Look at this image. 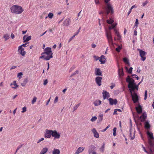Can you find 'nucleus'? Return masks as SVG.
<instances>
[{"instance_id":"nucleus-22","label":"nucleus","mask_w":154,"mask_h":154,"mask_svg":"<svg viewBox=\"0 0 154 154\" xmlns=\"http://www.w3.org/2000/svg\"><path fill=\"white\" fill-rule=\"evenodd\" d=\"M31 39V36H27L26 35H25L23 37V39L24 42H27L30 40Z\"/></svg>"},{"instance_id":"nucleus-8","label":"nucleus","mask_w":154,"mask_h":154,"mask_svg":"<svg viewBox=\"0 0 154 154\" xmlns=\"http://www.w3.org/2000/svg\"><path fill=\"white\" fill-rule=\"evenodd\" d=\"M114 20L112 18H110L109 19H108L107 20V22L108 23L112 24L109 27V29H111L114 28L117 25V23L112 24Z\"/></svg>"},{"instance_id":"nucleus-46","label":"nucleus","mask_w":154,"mask_h":154,"mask_svg":"<svg viewBox=\"0 0 154 154\" xmlns=\"http://www.w3.org/2000/svg\"><path fill=\"white\" fill-rule=\"evenodd\" d=\"M37 97H34L32 101V104H34L36 101L37 100Z\"/></svg>"},{"instance_id":"nucleus-24","label":"nucleus","mask_w":154,"mask_h":154,"mask_svg":"<svg viewBox=\"0 0 154 154\" xmlns=\"http://www.w3.org/2000/svg\"><path fill=\"white\" fill-rule=\"evenodd\" d=\"M10 85L11 86L12 88L14 89H15L18 87V85L17 84L16 81H14L13 83H11Z\"/></svg>"},{"instance_id":"nucleus-31","label":"nucleus","mask_w":154,"mask_h":154,"mask_svg":"<svg viewBox=\"0 0 154 154\" xmlns=\"http://www.w3.org/2000/svg\"><path fill=\"white\" fill-rule=\"evenodd\" d=\"M103 114L102 113H100L99 114L98 119L99 122L102 121L103 119Z\"/></svg>"},{"instance_id":"nucleus-1","label":"nucleus","mask_w":154,"mask_h":154,"mask_svg":"<svg viewBox=\"0 0 154 154\" xmlns=\"http://www.w3.org/2000/svg\"><path fill=\"white\" fill-rule=\"evenodd\" d=\"M126 81L128 83V88H129V90L131 91V90L137 91L138 86L141 82H140L138 85H136L134 82V80L132 78H130L129 76L126 78Z\"/></svg>"},{"instance_id":"nucleus-11","label":"nucleus","mask_w":154,"mask_h":154,"mask_svg":"<svg viewBox=\"0 0 154 154\" xmlns=\"http://www.w3.org/2000/svg\"><path fill=\"white\" fill-rule=\"evenodd\" d=\"M52 130L46 129L45 134V138H51L52 136Z\"/></svg>"},{"instance_id":"nucleus-19","label":"nucleus","mask_w":154,"mask_h":154,"mask_svg":"<svg viewBox=\"0 0 154 154\" xmlns=\"http://www.w3.org/2000/svg\"><path fill=\"white\" fill-rule=\"evenodd\" d=\"M71 22V20L69 18H68L65 20L63 22L64 25L68 26L70 23Z\"/></svg>"},{"instance_id":"nucleus-64","label":"nucleus","mask_w":154,"mask_h":154,"mask_svg":"<svg viewBox=\"0 0 154 154\" xmlns=\"http://www.w3.org/2000/svg\"><path fill=\"white\" fill-rule=\"evenodd\" d=\"M115 86V85L114 84H112V85L110 86V87L111 89H112V88Z\"/></svg>"},{"instance_id":"nucleus-39","label":"nucleus","mask_w":154,"mask_h":154,"mask_svg":"<svg viewBox=\"0 0 154 154\" xmlns=\"http://www.w3.org/2000/svg\"><path fill=\"white\" fill-rule=\"evenodd\" d=\"M105 145V143H103L101 147L100 148V150L102 152H103L104 151Z\"/></svg>"},{"instance_id":"nucleus-38","label":"nucleus","mask_w":154,"mask_h":154,"mask_svg":"<svg viewBox=\"0 0 154 154\" xmlns=\"http://www.w3.org/2000/svg\"><path fill=\"white\" fill-rule=\"evenodd\" d=\"M122 48V46L121 45H119L118 47L116 48V50L118 52H119Z\"/></svg>"},{"instance_id":"nucleus-50","label":"nucleus","mask_w":154,"mask_h":154,"mask_svg":"<svg viewBox=\"0 0 154 154\" xmlns=\"http://www.w3.org/2000/svg\"><path fill=\"white\" fill-rule=\"evenodd\" d=\"M142 147L143 149V150L145 152L147 153L148 154H149V152L146 150L145 148L143 146V145H142Z\"/></svg>"},{"instance_id":"nucleus-45","label":"nucleus","mask_w":154,"mask_h":154,"mask_svg":"<svg viewBox=\"0 0 154 154\" xmlns=\"http://www.w3.org/2000/svg\"><path fill=\"white\" fill-rule=\"evenodd\" d=\"M116 127H115L113 129V135L114 136H116Z\"/></svg>"},{"instance_id":"nucleus-51","label":"nucleus","mask_w":154,"mask_h":154,"mask_svg":"<svg viewBox=\"0 0 154 154\" xmlns=\"http://www.w3.org/2000/svg\"><path fill=\"white\" fill-rule=\"evenodd\" d=\"M46 57V55H45V54H43L40 57V58H43V59L44 60H45V58Z\"/></svg>"},{"instance_id":"nucleus-53","label":"nucleus","mask_w":154,"mask_h":154,"mask_svg":"<svg viewBox=\"0 0 154 154\" xmlns=\"http://www.w3.org/2000/svg\"><path fill=\"white\" fill-rule=\"evenodd\" d=\"M22 109H23V110H22V112L23 113L25 112L26 110V108L25 107H23L22 108Z\"/></svg>"},{"instance_id":"nucleus-59","label":"nucleus","mask_w":154,"mask_h":154,"mask_svg":"<svg viewBox=\"0 0 154 154\" xmlns=\"http://www.w3.org/2000/svg\"><path fill=\"white\" fill-rule=\"evenodd\" d=\"M21 146H22V145H21L17 147V150H16V153L17 152V151L21 147Z\"/></svg>"},{"instance_id":"nucleus-17","label":"nucleus","mask_w":154,"mask_h":154,"mask_svg":"<svg viewBox=\"0 0 154 154\" xmlns=\"http://www.w3.org/2000/svg\"><path fill=\"white\" fill-rule=\"evenodd\" d=\"M92 131L94 134V136L96 138H98L99 137V135L97 131L95 128H93Z\"/></svg>"},{"instance_id":"nucleus-14","label":"nucleus","mask_w":154,"mask_h":154,"mask_svg":"<svg viewBox=\"0 0 154 154\" xmlns=\"http://www.w3.org/2000/svg\"><path fill=\"white\" fill-rule=\"evenodd\" d=\"M102 71L100 69L97 68L95 69V74L96 75L102 76Z\"/></svg>"},{"instance_id":"nucleus-37","label":"nucleus","mask_w":154,"mask_h":154,"mask_svg":"<svg viewBox=\"0 0 154 154\" xmlns=\"http://www.w3.org/2000/svg\"><path fill=\"white\" fill-rule=\"evenodd\" d=\"M125 69H126L128 71V73H131L133 69V68L132 67H131L129 70H128V68L127 67H125Z\"/></svg>"},{"instance_id":"nucleus-13","label":"nucleus","mask_w":154,"mask_h":154,"mask_svg":"<svg viewBox=\"0 0 154 154\" xmlns=\"http://www.w3.org/2000/svg\"><path fill=\"white\" fill-rule=\"evenodd\" d=\"M102 77L100 76L96 77L95 79V82L99 86H100L101 85V80Z\"/></svg>"},{"instance_id":"nucleus-36","label":"nucleus","mask_w":154,"mask_h":154,"mask_svg":"<svg viewBox=\"0 0 154 154\" xmlns=\"http://www.w3.org/2000/svg\"><path fill=\"white\" fill-rule=\"evenodd\" d=\"M137 8V6H136V5H133L131 7V8H130V9L129 11L128 12V16L129 15L131 12L132 9H133V8Z\"/></svg>"},{"instance_id":"nucleus-52","label":"nucleus","mask_w":154,"mask_h":154,"mask_svg":"<svg viewBox=\"0 0 154 154\" xmlns=\"http://www.w3.org/2000/svg\"><path fill=\"white\" fill-rule=\"evenodd\" d=\"M58 100V97L57 96L56 97L55 99L54 100V103H56L57 102Z\"/></svg>"},{"instance_id":"nucleus-5","label":"nucleus","mask_w":154,"mask_h":154,"mask_svg":"<svg viewBox=\"0 0 154 154\" xmlns=\"http://www.w3.org/2000/svg\"><path fill=\"white\" fill-rule=\"evenodd\" d=\"M135 90H130L131 94V97L134 103H138L139 97L137 94L134 92Z\"/></svg>"},{"instance_id":"nucleus-20","label":"nucleus","mask_w":154,"mask_h":154,"mask_svg":"<svg viewBox=\"0 0 154 154\" xmlns=\"http://www.w3.org/2000/svg\"><path fill=\"white\" fill-rule=\"evenodd\" d=\"M99 60L101 64L105 63V59L104 56L103 55H101L100 57H99Z\"/></svg>"},{"instance_id":"nucleus-41","label":"nucleus","mask_w":154,"mask_h":154,"mask_svg":"<svg viewBox=\"0 0 154 154\" xmlns=\"http://www.w3.org/2000/svg\"><path fill=\"white\" fill-rule=\"evenodd\" d=\"M54 16L53 14L52 13H49L48 14V17L50 19H52Z\"/></svg>"},{"instance_id":"nucleus-7","label":"nucleus","mask_w":154,"mask_h":154,"mask_svg":"<svg viewBox=\"0 0 154 154\" xmlns=\"http://www.w3.org/2000/svg\"><path fill=\"white\" fill-rule=\"evenodd\" d=\"M95 146L91 145L89 147L88 152L89 154H97L95 150L96 149Z\"/></svg>"},{"instance_id":"nucleus-40","label":"nucleus","mask_w":154,"mask_h":154,"mask_svg":"<svg viewBox=\"0 0 154 154\" xmlns=\"http://www.w3.org/2000/svg\"><path fill=\"white\" fill-rule=\"evenodd\" d=\"M97 119V118L96 116H93L90 120L92 122H94Z\"/></svg>"},{"instance_id":"nucleus-32","label":"nucleus","mask_w":154,"mask_h":154,"mask_svg":"<svg viewBox=\"0 0 154 154\" xmlns=\"http://www.w3.org/2000/svg\"><path fill=\"white\" fill-rule=\"evenodd\" d=\"M3 38L5 39V41L8 40L9 38V35L8 34H6L4 35Z\"/></svg>"},{"instance_id":"nucleus-49","label":"nucleus","mask_w":154,"mask_h":154,"mask_svg":"<svg viewBox=\"0 0 154 154\" xmlns=\"http://www.w3.org/2000/svg\"><path fill=\"white\" fill-rule=\"evenodd\" d=\"M145 97L144 98V99L145 100H146L147 97V91L146 90L145 92Z\"/></svg>"},{"instance_id":"nucleus-58","label":"nucleus","mask_w":154,"mask_h":154,"mask_svg":"<svg viewBox=\"0 0 154 154\" xmlns=\"http://www.w3.org/2000/svg\"><path fill=\"white\" fill-rule=\"evenodd\" d=\"M95 3L97 5H98L100 3L99 0H94Z\"/></svg>"},{"instance_id":"nucleus-3","label":"nucleus","mask_w":154,"mask_h":154,"mask_svg":"<svg viewBox=\"0 0 154 154\" xmlns=\"http://www.w3.org/2000/svg\"><path fill=\"white\" fill-rule=\"evenodd\" d=\"M11 11L12 13L17 14H21L24 11L22 8L20 6L14 5L11 8Z\"/></svg>"},{"instance_id":"nucleus-21","label":"nucleus","mask_w":154,"mask_h":154,"mask_svg":"<svg viewBox=\"0 0 154 154\" xmlns=\"http://www.w3.org/2000/svg\"><path fill=\"white\" fill-rule=\"evenodd\" d=\"M136 109L138 113H140L142 112V108L139 104H138V106L136 107Z\"/></svg>"},{"instance_id":"nucleus-61","label":"nucleus","mask_w":154,"mask_h":154,"mask_svg":"<svg viewBox=\"0 0 154 154\" xmlns=\"http://www.w3.org/2000/svg\"><path fill=\"white\" fill-rule=\"evenodd\" d=\"M28 43H26L24 44H23L22 45H21L20 46H21L22 48V47H25L27 46V44Z\"/></svg>"},{"instance_id":"nucleus-23","label":"nucleus","mask_w":154,"mask_h":154,"mask_svg":"<svg viewBox=\"0 0 154 154\" xmlns=\"http://www.w3.org/2000/svg\"><path fill=\"white\" fill-rule=\"evenodd\" d=\"M118 74L120 77L124 75V73L122 68H119L118 70Z\"/></svg>"},{"instance_id":"nucleus-18","label":"nucleus","mask_w":154,"mask_h":154,"mask_svg":"<svg viewBox=\"0 0 154 154\" xmlns=\"http://www.w3.org/2000/svg\"><path fill=\"white\" fill-rule=\"evenodd\" d=\"M85 149V147H79L76 150L75 152V154H79L80 153L83 151Z\"/></svg>"},{"instance_id":"nucleus-55","label":"nucleus","mask_w":154,"mask_h":154,"mask_svg":"<svg viewBox=\"0 0 154 154\" xmlns=\"http://www.w3.org/2000/svg\"><path fill=\"white\" fill-rule=\"evenodd\" d=\"M109 126L110 125H109L107 126L106 127L105 129L103 130L102 131L103 132L105 131H106V130L109 128Z\"/></svg>"},{"instance_id":"nucleus-25","label":"nucleus","mask_w":154,"mask_h":154,"mask_svg":"<svg viewBox=\"0 0 154 154\" xmlns=\"http://www.w3.org/2000/svg\"><path fill=\"white\" fill-rule=\"evenodd\" d=\"M114 31L115 32V33L116 34V35H117V37H118V40H120L121 39V36L119 33V32H118V31L116 29H114Z\"/></svg>"},{"instance_id":"nucleus-47","label":"nucleus","mask_w":154,"mask_h":154,"mask_svg":"<svg viewBox=\"0 0 154 154\" xmlns=\"http://www.w3.org/2000/svg\"><path fill=\"white\" fill-rule=\"evenodd\" d=\"M23 75V73L22 72H20L18 73V74H17V76L20 79L21 78H22L21 76Z\"/></svg>"},{"instance_id":"nucleus-4","label":"nucleus","mask_w":154,"mask_h":154,"mask_svg":"<svg viewBox=\"0 0 154 154\" xmlns=\"http://www.w3.org/2000/svg\"><path fill=\"white\" fill-rule=\"evenodd\" d=\"M146 134L148 136V143L151 146L153 145V141L154 140L153 133L151 131H148L146 132Z\"/></svg>"},{"instance_id":"nucleus-57","label":"nucleus","mask_w":154,"mask_h":154,"mask_svg":"<svg viewBox=\"0 0 154 154\" xmlns=\"http://www.w3.org/2000/svg\"><path fill=\"white\" fill-rule=\"evenodd\" d=\"M99 57H98L96 56H94V59L95 60H99Z\"/></svg>"},{"instance_id":"nucleus-33","label":"nucleus","mask_w":154,"mask_h":154,"mask_svg":"<svg viewBox=\"0 0 154 154\" xmlns=\"http://www.w3.org/2000/svg\"><path fill=\"white\" fill-rule=\"evenodd\" d=\"M107 38L109 42L111 44H112L113 40L112 38V36L111 37H107Z\"/></svg>"},{"instance_id":"nucleus-44","label":"nucleus","mask_w":154,"mask_h":154,"mask_svg":"<svg viewBox=\"0 0 154 154\" xmlns=\"http://www.w3.org/2000/svg\"><path fill=\"white\" fill-rule=\"evenodd\" d=\"M138 24H139L138 20L137 19H136V21H135V23L134 26H136V27H137Z\"/></svg>"},{"instance_id":"nucleus-15","label":"nucleus","mask_w":154,"mask_h":154,"mask_svg":"<svg viewBox=\"0 0 154 154\" xmlns=\"http://www.w3.org/2000/svg\"><path fill=\"white\" fill-rule=\"evenodd\" d=\"M108 100L111 105H112L113 104L116 105L117 103V101L116 99L114 100L112 98H109L108 99Z\"/></svg>"},{"instance_id":"nucleus-63","label":"nucleus","mask_w":154,"mask_h":154,"mask_svg":"<svg viewBox=\"0 0 154 154\" xmlns=\"http://www.w3.org/2000/svg\"><path fill=\"white\" fill-rule=\"evenodd\" d=\"M96 45L94 44L93 43L91 45V47H92V48H96Z\"/></svg>"},{"instance_id":"nucleus-6","label":"nucleus","mask_w":154,"mask_h":154,"mask_svg":"<svg viewBox=\"0 0 154 154\" xmlns=\"http://www.w3.org/2000/svg\"><path fill=\"white\" fill-rule=\"evenodd\" d=\"M105 12H106L107 15L109 13L112 14L113 13V8L111 5L109 4H107L106 7L105 8Z\"/></svg>"},{"instance_id":"nucleus-10","label":"nucleus","mask_w":154,"mask_h":154,"mask_svg":"<svg viewBox=\"0 0 154 154\" xmlns=\"http://www.w3.org/2000/svg\"><path fill=\"white\" fill-rule=\"evenodd\" d=\"M52 136L54 137V139H59L60 137V134L56 130H52Z\"/></svg>"},{"instance_id":"nucleus-30","label":"nucleus","mask_w":154,"mask_h":154,"mask_svg":"<svg viewBox=\"0 0 154 154\" xmlns=\"http://www.w3.org/2000/svg\"><path fill=\"white\" fill-rule=\"evenodd\" d=\"M101 101L100 100H96L94 103V105L96 106H97L101 104Z\"/></svg>"},{"instance_id":"nucleus-54","label":"nucleus","mask_w":154,"mask_h":154,"mask_svg":"<svg viewBox=\"0 0 154 154\" xmlns=\"http://www.w3.org/2000/svg\"><path fill=\"white\" fill-rule=\"evenodd\" d=\"M132 76L133 77V78H135L137 79V80H138L139 77L138 76L136 75H132Z\"/></svg>"},{"instance_id":"nucleus-29","label":"nucleus","mask_w":154,"mask_h":154,"mask_svg":"<svg viewBox=\"0 0 154 154\" xmlns=\"http://www.w3.org/2000/svg\"><path fill=\"white\" fill-rule=\"evenodd\" d=\"M60 152L59 149L54 148L52 151V154H60Z\"/></svg>"},{"instance_id":"nucleus-16","label":"nucleus","mask_w":154,"mask_h":154,"mask_svg":"<svg viewBox=\"0 0 154 154\" xmlns=\"http://www.w3.org/2000/svg\"><path fill=\"white\" fill-rule=\"evenodd\" d=\"M103 99L104 100L109 97V94L106 91L103 90Z\"/></svg>"},{"instance_id":"nucleus-34","label":"nucleus","mask_w":154,"mask_h":154,"mask_svg":"<svg viewBox=\"0 0 154 154\" xmlns=\"http://www.w3.org/2000/svg\"><path fill=\"white\" fill-rule=\"evenodd\" d=\"M80 103H79L78 104L75 105V106L74 107L73 109V112H74L75 111L77 110L78 107L80 106Z\"/></svg>"},{"instance_id":"nucleus-43","label":"nucleus","mask_w":154,"mask_h":154,"mask_svg":"<svg viewBox=\"0 0 154 154\" xmlns=\"http://www.w3.org/2000/svg\"><path fill=\"white\" fill-rule=\"evenodd\" d=\"M106 35L107 38L112 36V35L110 32H107L106 33Z\"/></svg>"},{"instance_id":"nucleus-28","label":"nucleus","mask_w":154,"mask_h":154,"mask_svg":"<svg viewBox=\"0 0 154 154\" xmlns=\"http://www.w3.org/2000/svg\"><path fill=\"white\" fill-rule=\"evenodd\" d=\"M48 151V149L47 147L43 148L40 153V154H45Z\"/></svg>"},{"instance_id":"nucleus-48","label":"nucleus","mask_w":154,"mask_h":154,"mask_svg":"<svg viewBox=\"0 0 154 154\" xmlns=\"http://www.w3.org/2000/svg\"><path fill=\"white\" fill-rule=\"evenodd\" d=\"M148 3V0H146L145 2H143L142 3V5L143 6H144L146 5Z\"/></svg>"},{"instance_id":"nucleus-35","label":"nucleus","mask_w":154,"mask_h":154,"mask_svg":"<svg viewBox=\"0 0 154 154\" xmlns=\"http://www.w3.org/2000/svg\"><path fill=\"white\" fill-rule=\"evenodd\" d=\"M28 82L27 79H25L24 80V81H23V83H21V85L22 86H25L26 85V84Z\"/></svg>"},{"instance_id":"nucleus-62","label":"nucleus","mask_w":154,"mask_h":154,"mask_svg":"<svg viewBox=\"0 0 154 154\" xmlns=\"http://www.w3.org/2000/svg\"><path fill=\"white\" fill-rule=\"evenodd\" d=\"M74 37L75 36L74 35H73L69 39L68 42H70Z\"/></svg>"},{"instance_id":"nucleus-27","label":"nucleus","mask_w":154,"mask_h":154,"mask_svg":"<svg viewBox=\"0 0 154 154\" xmlns=\"http://www.w3.org/2000/svg\"><path fill=\"white\" fill-rule=\"evenodd\" d=\"M145 127L146 129H148L150 128V125L149 122L148 121H146L144 123Z\"/></svg>"},{"instance_id":"nucleus-42","label":"nucleus","mask_w":154,"mask_h":154,"mask_svg":"<svg viewBox=\"0 0 154 154\" xmlns=\"http://www.w3.org/2000/svg\"><path fill=\"white\" fill-rule=\"evenodd\" d=\"M123 61L126 64H128L129 63L128 59L126 57H125L123 58Z\"/></svg>"},{"instance_id":"nucleus-2","label":"nucleus","mask_w":154,"mask_h":154,"mask_svg":"<svg viewBox=\"0 0 154 154\" xmlns=\"http://www.w3.org/2000/svg\"><path fill=\"white\" fill-rule=\"evenodd\" d=\"M51 49V48L49 47H47L44 49V52L42 54V55H46L45 60H48L53 57V53Z\"/></svg>"},{"instance_id":"nucleus-26","label":"nucleus","mask_w":154,"mask_h":154,"mask_svg":"<svg viewBox=\"0 0 154 154\" xmlns=\"http://www.w3.org/2000/svg\"><path fill=\"white\" fill-rule=\"evenodd\" d=\"M146 117V113H144L143 115L140 117V118L142 122H143L144 121Z\"/></svg>"},{"instance_id":"nucleus-9","label":"nucleus","mask_w":154,"mask_h":154,"mask_svg":"<svg viewBox=\"0 0 154 154\" xmlns=\"http://www.w3.org/2000/svg\"><path fill=\"white\" fill-rule=\"evenodd\" d=\"M138 50L139 51L140 55L141 57V60L143 61H144L146 59V57L145 56L146 55V53L140 49H138Z\"/></svg>"},{"instance_id":"nucleus-56","label":"nucleus","mask_w":154,"mask_h":154,"mask_svg":"<svg viewBox=\"0 0 154 154\" xmlns=\"http://www.w3.org/2000/svg\"><path fill=\"white\" fill-rule=\"evenodd\" d=\"M44 138L42 137V138H41V139H39L38 140V141L37 142V143H40V142H41V141L43 140H44Z\"/></svg>"},{"instance_id":"nucleus-12","label":"nucleus","mask_w":154,"mask_h":154,"mask_svg":"<svg viewBox=\"0 0 154 154\" xmlns=\"http://www.w3.org/2000/svg\"><path fill=\"white\" fill-rule=\"evenodd\" d=\"M18 52L23 56H24L26 54V52L24 51V49L22 48L21 46H20L18 47Z\"/></svg>"},{"instance_id":"nucleus-60","label":"nucleus","mask_w":154,"mask_h":154,"mask_svg":"<svg viewBox=\"0 0 154 154\" xmlns=\"http://www.w3.org/2000/svg\"><path fill=\"white\" fill-rule=\"evenodd\" d=\"M48 80L47 79H45L44 81V83H43L44 85H47V84L48 83Z\"/></svg>"}]
</instances>
